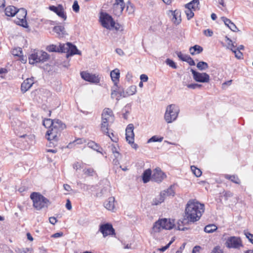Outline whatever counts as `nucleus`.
<instances>
[{
	"instance_id": "obj_1",
	"label": "nucleus",
	"mask_w": 253,
	"mask_h": 253,
	"mask_svg": "<svg viewBox=\"0 0 253 253\" xmlns=\"http://www.w3.org/2000/svg\"><path fill=\"white\" fill-rule=\"evenodd\" d=\"M204 212V205L195 200H189L186 204L183 221L194 223L198 221Z\"/></svg>"
},
{
	"instance_id": "obj_2",
	"label": "nucleus",
	"mask_w": 253,
	"mask_h": 253,
	"mask_svg": "<svg viewBox=\"0 0 253 253\" xmlns=\"http://www.w3.org/2000/svg\"><path fill=\"white\" fill-rule=\"evenodd\" d=\"M43 125L45 127H49V129L46 133V137L49 141H57L60 136V132L65 128V125L58 119H44L43 121Z\"/></svg>"
},
{
	"instance_id": "obj_3",
	"label": "nucleus",
	"mask_w": 253,
	"mask_h": 253,
	"mask_svg": "<svg viewBox=\"0 0 253 253\" xmlns=\"http://www.w3.org/2000/svg\"><path fill=\"white\" fill-rule=\"evenodd\" d=\"M30 198L32 200L33 207L38 211L47 209L50 205V202L48 199L38 192L32 193Z\"/></svg>"
},
{
	"instance_id": "obj_4",
	"label": "nucleus",
	"mask_w": 253,
	"mask_h": 253,
	"mask_svg": "<svg viewBox=\"0 0 253 253\" xmlns=\"http://www.w3.org/2000/svg\"><path fill=\"white\" fill-rule=\"evenodd\" d=\"M174 226V219L163 218L155 223L153 227V231L155 232H159L161 229L170 230Z\"/></svg>"
},
{
	"instance_id": "obj_5",
	"label": "nucleus",
	"mask_w": 253,
	"mask_h": 253,
	"mask_svg": "<svg viewBox=\"0 0 253 253\" xmlns=\"http://www.w3.org/2000/svg\"><path fill=\"white\" fill-rule=\"evenodd\" d=\"M179 112V107L175 104H170L167 106L164 118L167 123H171L177 118Z\"/></svg>"
},
{
	"instance_id": "obj_6",
	"label": "nucleus",
	"mask_w": 253,
	"mask_h": 253,
	"mask_svg": "<svg viewBox=\"0 0 253 253\" xmlns=\"http://www.w3.org/2000/svg\"><path fill=\"white\" fill-rule=\"evenodd\" d=\"M48 58V55L46 52L38 50L29 57V61L30 64H34L36 63L44 62Z\"/></svg>"
},
{
	"instance_id": "obj_7",
	"label": "nucleus",
	"mask_w": 253,
	"mask_h": 253,
	"mask_svg": "<svg viewBox=\"0 0 253 253\" xmlns=\"http://www.w3.org/2000/svg\"><path fill=\"white\" fill-rule=\"evenodd\" d=\"M61 52L66 53V57L75 54L81 55V52L79 51L77 46L70 42H67L65 44L60 43V49Z\"/></svg>"
},
{
	"instance_id": "obj_8",
	"label": "nucleus",
	"mask_w": 253,
	"mask_h": 253,
	"mask_svg": "<svg viewBox=\"0 0 253 253\" xmlns=\"http://www.w3.org/2000/svg\"><path fill=\"white\" fill-rule=\"evenodd\" d=\"M225 246L228 249L240 250L244 245L240 237L231 236L226 239L225 243Z\"/></svg>"
},
{
	"instance_id": "obj_9",
	"label": "nucleus",
	"mask_w": 253,
	"mask_h": 253,
	"mask_svg": "<svg viewBox=\"0 0 253 253\" xmlns=\"http://www.w3.org/2000/svg\"><path fill=\"white\" fill-rule=\"evenodd\" d=\"M100 21L102 26L108 29H111L115 25V21L112 16L106 13H100Z\"/></svg>"
},
{
	"instance_id": "obj_10",
	"label": "nucleus",
	"mask_w": 253,
	"mask_h": 253,
	"mask_svg": "<svg viewBox=\"0 0 253 253\" xmlns=\"http://www.w3.org/2000/svg\"><path fill=\"white\" fill-rule=\"evenodd\" d=\"M194 80L200 83H208L210 81V76L206 73H199L193 69H191Z\"/></svg>"
},
{
	"instance_id": "obj_11",
	"label": "nucleus",
	"mask_w": 253,
	"mask_h": 253,
	"mask_svg": "<svg viewBox=\"0 0 253 253\" xmlns=\"http://www.w3.org/2000/svg\"><path fill=\"white\" fill-rule=\"evenodd\" d=\"M99 231L102 233L104 237L115 234L113 226L108 223L101 224L99 227Z\"/></svg>"
},
{
	"instance_id": "obj_12",
	"label": "nucleus",
	"mask_w": 253,
	"mask_h": 253,
	"mask_svg": "<svg viewBox=\"0 0 253 253\" xmlns=\"http://www.w3.org/2000/svg\"><path fill=\"white\" fill-rule=\"evenodd\" d=\"M16 14L18 19L16 23L23 27H26L27 26V21L26 20V16L27 15L26 10L23 8L19 9L17 10Z\"/></svg>"
},
{
	"instance_id": "obj_13",
	"label": "nucleus",
	"mask_w": 253,
	"mask_h": 253,
	"mask_svg": "<svg viewBox=\"0 0 253 253\" xmlns=\"http://www.w3.org/2000/svg\"><path fill=\"white\" fill-rule=\"evenodd\" d=\"M82 78L88 82L98 83L100 81V79L98 76L95 74H90L86 72H82L81 73Z\"/></svg>"
},
{
	"instance_id": "obj_14",
	"label": "nucleus",
	"mask_w": 253,
	"mask_h": 253,
	"mask_svg": "<svg viewBox=\"0 0 253 253\" xmlns=\"http://www.w3.org/2000/svg\"><path fill=\"white\" fill-rule=\"evenodd\" d=\"M166 177L165 174L159 168H156L152 175L151 180L157 182H161Z\"/></svg>"
},
{
	"instance_id": "obj_15",
	"label": "nucleus",
	"mask_w": 253,
	"mask_h": 253,
	"mask_svg": "<svg viewBox=\"0 0 253 253\" xmlns=\"http://www.w3.org/2000/svg\"><path fill=\"white\" fill-rule=\"evenodd\" d=\"M49 9L55 12L59 17L66 20L67 18L66 14L64 11L63 6L61 4H58V6H50Z\"/></svg>"
},
{
	"instance_id": "obj_16",
	"label": "nucleus",
	"mask_w": 253,
	"mask_h": 253,
	"mask_svg": "<svg viewBox=\"0 0 253 253\" xmlns=\"http://www.w3.org/2000/svg\"><path fill=\"white\" fill-rule=\"evenodd\" d=\"M134 126L132 124H129L126 129V138L128 143H133L134 134L133 132Z\"/></svg>"
},
{
	"instance_id": "obj_17",
	"label": "nucleus",
	"mask_w": 253,
	"mask_h": 253,
	"mask_svg": "<svg viewBox=\"0 0 253 253\" xmlns=\"http://www.w3.org/2000/svg\"><path fill=\"white\" fill-rule=\"evenodd\" d=\"M109 122L104 121L101 120V123L100 124V129L101 131L104 134L107 135L113 142H117V139H113L112 138V136H114L113 133H110L109 132Z\"/></svg>"
},
{
	"instance_id": "obj_18",
	"label": "nucleus",
	"mask_w": 253,
	"mask_h": 253,
	"mask_svg": "<svg viewBox=\"0 0 253 253\" xmlns=\"http://www.w3.org/2000/svg\"><path fill=\"white\" fill-rule=\"evenodd\" d=\"M169 13L171 14V21L174 24L178 25L181 22V12L179 10H169Z\"/></svg>"
},
{
	"instance_id": "obj_19",
	"label": "nucleus",
	"mask_w": 253,
	"mask_h": 253,
	"mask_svg": "<svg viewBox=\"0 0 253 253\" xmlns=\"http://www.w3.org/2000/svg\"><path fill=\"white\" fill-rule=\"evenodd\" d=\"M33 84V80L32 78L27 79L21 84V91L23 93L26 92L29 89L31 88Z\"/></svg>"
},
{
	"instance_id": "obj_20",
	"label": "nucleus",
	"mask_w": 253,
	"mask_h": 253,
	"mask_svg": "<svg viewBox=\"0 0 253 253\" xmlns=\"http://www.w3.org/2000/svg\"><path fill=\"white\" fill-rule=\"evenodd\" d=\"M185 8H191L194 11L199 10L200 9L199 0H192L185 5Z\"/></svg>"
},
{
	"instance_id": "obj_21",
	"label": "nucleus",
	"mask_w": 253,
	"mask_h": 253,
	"mask_svg": "<svg viewBox=\"0 0 253 253\" xmlns=\"http://www.w3.org/2000/svg\"><path fill=\"white\" fill-rule=\"evenodd\" d=\"M104 207L108 210L114 211L115 209V198L113 197H109L104 203Z\"/></svg>"
},
{
	"instance_id": "obj_22",
	"label": "nucleus",
	"mask_w": 253,
	"mask_h": 253,
	"mask_svg": "<svg viewBox=\"0 0 253 253\" xmlns=\"http://www.w3.org/2000/svg\"><path fill=\"white\" fill-rule=\"evenodd\" d=\"M113 115L112 111L109 108H105L103 110L102 116L101 120L104 121L109 122L110 118Z\"/></svg>"
},
{
	"instance_id": "obj_23",
	"label": "nucleus",
	"mask_w": 253,
	"mask_h": 253,
	"mask_svg": "<svg viewBox=\"0 0 253 253\" xmlns=\"http://www.w3.org/2000/svg\"><path fill=\"white\" fill-rule=\"evenodd\" d=\"M17 9L13 5L7 6L5 9V14L7 16L13 17L17 12Z\"/></svg>"
},
{
	"instance_id": "obj_24",
	"label": "nucleus",
	"mask_w": 253,
	"mask_h": 253,
	"mask_svg": "<svg viewBox=\"0 0 253 253\" xmlns=\"http://www.w3.org/2000/svg\"><path fill=\"white\" fill-rule=\"evenodd\" d=\"M221 20L224 22L225 25L232 31L236 32L238 30L236 26L230 19L225 17H222Z\"/></svg>"
},
{
	"instance_id": "obj_25",
	"label": "nucleus",
	"mask_w": 253,
	"mask_h": 253,
	"mask_svg": "<svg viewBox=\"0 0 253 253\" xmlns=\"http://www.w3.org/2000/svg\"><path fill=\"white\" fill-rule=\"evenodd\" d=\"M110 76L112 81L114 83V85H117V81H119L120 78V71L118 69H116L112 71L110 73Z\"/></svg>"
},
{
	"instance_id": "obj_26",
	"label": "nucleus",
	"mask_w": 253,
	"mask_h": 253,
	"mask_svg": "<svg viewBox=\"0 0 253 253\" xmlns=\"http://www.w3.org/2000/svg\"><path fill=\"white\" fill-rule=\"evenodd\" d=\"M165 198V193H161L159 195L154 198L152 202V205H158L163 202Z\"/></svg>"
},
{
	"instance_id": "obj_27",
	"label": "nucleus",
	"mask_w": 253,
	"mask_h": 253,
	"mask_svg": "<svg viewBox=\"0 0 253 253\" xmlns=\"http://www.w3.org/2000/svg\"><path fill=\"white\" fill-rule=\"evenodd\" d=\"M87 146L92 149L99 152L101 154H103L102 151L103 150L102 148L100 147V146L96 143L94 141H89L87 143Z\"/></svg>"
},
{
	"instance_id": "obj_28",
	"label": "nucleus",
	"mask_w": 253,
	"mask_h": 253,
	"mask_svg": "<svg viewBox=\"0 0 253 253\" xmlns=\"http://www.w3.org/2000/svg\"><path fill=\"white\" fill-rule=\"evenodd\" d=\"M203 50V47L199 45H195L193 46L190 47L189 48L190 53L192 55L199 54L202 52Z\"/></svg>"
},
{
	"instance_id": "obj_29",
	"label": "nucleus",
	"mask_w": 253,
	"mask_h": 253,
	"mask_svg": "<svg viewBox=\"0 0 253 253\" xmlns=\"http://www.w3.org/2000/svg\"><path fill=\"white\" fill-rule=\"evenodd\" d=\"M152 177V171L150 169L145 170L142 174V180L144 183H146L150 181Z\"/></svg>"
},
{
	"instance_id": "obj_30",
	"label": "nucleus",
	"mask_w": 253,
	"mask_h": 253,
	"mask_svg": "<svg viewBox=\"0 0 253 253\" xmlns=\"http://www.w3.org/2000/svg\"><path fill=\"white\" fill-rule=\"evenodd\" d=\"M53 30L59 37H63L65 34V28L62 26H56L53 28Z\"/></svg>"
},
{
	"instance_id": "obj_31",
	"label": "nucleus",
	"mask_w": 253,
	"mask_h": 253,
	"mask_svg": "<svg viewBox=\"0 0 253 253\" xmlns=\"http://www.w3.org/2000/svg\"><path fill=\"white\" fill-rule=\"evenodd\" d=\"M124 8L125 6H120V4H118V5L116 6L115 4H113V12L116 15L119 16L122 13Z\"/></svg>"
},
{
	"instance_id": "obj_32",
	"label": "nucleus",
	"mask_w": 253,
	"mask_h": 253,
	"mask_svg": "<svg viewBox=\"0 0 253 253\" xmlns=\"http://www.w3.org/2000/svg\"><path fill=\"white\" fill-rule=\"evenodd\" d=\"M224 177L227 179L231 180L233 183H236V184H240V181L237 175H229V174H225Z\"/></svg>"
},
{
	"instance_id": "obj_33",
	"label": "nucleus",
	"mask_w": 253,
	"mask_h": 253,
	"mask_svg": "<svg viewBox=\"0 0 253 253\" xmlns=\"http://www.w3.org/2000/svg\"><path fill=\"white\" fill-rule=\"evenodd\" d=\"M21 138H26V141L30 144H32L35 142V135L33 134H24L20 136Z\"/></svg>"
},
{
	"instance_id": "obj_34",
	"label": "nucleus",
	"mask_w": 253,
	"mask_h": 253,
	"mask_svg": "<svg viewBox=\"0 0 253 253\" xmlns=\"http://www.w3.org/2000/svg\"><path fill=\"white\" fill-rule=\"evenodd\" d=\"M197 67L200 71L205 70L209 68V65L207 62L200 61L197 64Z\"/></svg>"
},
{
	"instance_id": "obj_35",
	"label": "nucleus",
	"mask_w": 253,
	"mask_h": 253,
	"mask_svg": "<svg viewBox=\"0 0 253 253\" xmlns=\"http://www.w3.org/2000/svg\"><path fill=\"white\" fill-rule=\"evenodd\" d=\"M217 229V227L214 224H210L205 226V232L207 233H212Z\"/></svg>"
},
{
	"instance_id": "obj_36",
	"label": "nucleus",
	"mask_w": 253,
	"mask_h": 253,
	"mask_svg": "<svg viewBox=\"0 0 253 253\" xmlns=\"http://www.w3.org/2000/svg\"><path fill=\"white\" fill-rule=\"evenodd\" d=\"M46 49L49 52H61V50L60 49V44L59 45L58 47H56V46L54 44L50 45L47 47Z\"/></svg>"
},
{
	"instance_id": "obj_37",
	"label": "nucleus",
	"mask_w": 253,
	"mask_h": 253,
	"mask_svg": "<svg viewBox=\"0 0 253 253\" xmlns=\"http://www.w3.org/2000/svg\"><path fill=\"white\" fill-rule=\"evenodd\" d=\"M117 90L118 91V94L119 95V96L117 97V100H119L121 97H127L126 91H124L123 88L118 86Z\"/></svg>"
},
{
	"instance_id": "obj_38",
	"label": "nucleus",
	"mask_w": 253,
	"mask_h": 253,
	"mask_svg": "<svg viewBox=\"0 0 253 253\" xmlns=\"http://www.w3.org/2000/svg\"><path fill=\"white\" fill-rule=\"evenodd\" d=\"M126 91L127 96L132 95L136 92V86L135 85H131L126 89Z\"/></svg>"
},
{
	"instance_id": "obj_39",
	"label": "nucleus",
	"mask_w": 253,
	"mask_h": 253,
	"mask_svg": "<svg viewBox=\"0 0 253 253\" xmlns=\"http://www.w3.org/2000/svg\"><path fill=\"white\" fill-rule=\"evenodd\" d=\"M191 169L192 171L193 172V174L196 176V177H200L202 174V171L201 170L196 167L194 166H191Z\"/></svg>"
},
{
	"instance_id": "obj_40",
	"label": "nucleus",
	"mask_w": 253,
	"mask_h": 253,
	"mask_svg": "<svg viewBox=\"0 0 253 253\" xmlns=\"http://www.w3.org/2000/svg\"><path fill=\"white\" fill-rule=\"evenodd\" d=\"M186 9L185 11V14L188 20L191 19L194 16V13L192 9L189 8H185Z\"/></svg>"
},
{
	"instance_id": "obj_41",
	"label": "nucleus",
	"mask_w": 253,
	"mask_h": 253,
	"mask_svg": "<svg viewBox=\"0 0 253 253\" xmlns=\"http://www.w3.org/2000/svg\"><path fill=\"white\" fill-rule=\"evenodd\" d=\"M164 139L163 137H158L157 135L153 136L149 139H148L147 143H150L152 142H162Z\"/></svg>"
},
{
	"instance_id": "obj_42",
	"label": "nucleus",
	"mask_w": 253,
	"mask_h": 253,
	"mask_svg": "<svg viewBox=\"0 0 253 253\" xmlns=\"http://www.w3.org/2000/svg\"><path fill=\"white\" fill-rule=\"evenodd\" d=\"M182 221L178 220L177 222V229L178 230L184 231L185 229H187V228H185L183 227V225L185 224H189L190 223L183 222L182 223H181Z\"/></svg>"
},
{
	"instance_id": "obj_43",
	"label": "nucleus",
	"mask_w": 253,
	"mask_h": 253,
	"mask_svg": "<svg viewBox=\"0 0 253 253\" xmlns=\"http://www.w3.org/2000/svg\"><path fill=\"white\" fill-rule=\"evenodd\" d=\"M84 174L87 176H93L95 173V171L92 168L85 169L83 170Z\"/></svg>"
},
{
	"instance_id": "obj_44",
	"label": "nucleus",
	"mask_w": 253,
	"mask_h": 253,
	"mask_svg": "<svg viewBox=\"0 0 253 253\" xmlns=\"http://www.w3.org/2000/svg\"><path fill=\"white\" fill-rule=\"evenodd\" d=\"M12 54L14 56H20L22 54V49L20 47L14 48L12 50Z\"/></svg>"
},
{
	"instance_id": "obj_45",
	"label": "nucleus",
	"mask_w": 253,
	"mask_h": 253,
	"mask_svg": "<svg viewBox=\"0 0 253 253\" xmlns=\"http://www.w3.org/2000/svg\"><path fill=\"white\" fill-rule=\"evenodd\" d=\"M166 63L168 65L171 67L173 69H176L177 68L175 63L173 60L169 58L166 59Z\"/></svg>"
},
{
	"instance_id": "obj_46",
	"label": "nucleus",
	"mask_w": 253,
	"mask_h": 253,
	"mask_svg": "<svg viewBox=\"0 0 253 253\" xmlns=\"http://www.w3.org/2000/svg\"><path fill=\"white\" fill-rule=\"evenodd\" d=\"M161 193H165V197L166 196H174V192L172 188V187H170L167 190H164Z\"/></svg>"
},
{
	"instance_id": "obj_47",
	"label": "nucleus",
	"mask_w": 253,
	"mask_h": 253,
	"mask_svg": "<svg viewBox=\"0 0 253 253\" xmlns=\"http://www.w3.org/2000/svg\"><path fill=\"white\" fill-rule=\"evenodd\" d=\"M233 52L235 53V57L239 59H243V55L240 51H238L236 49H231Z\"/></svg>"
},
{
	"instance_id": "obj_48",
	"label": "nucleus",
	"mask_w": 253,
	"mask_h": 253,
	"mask_svg": "<svg viewBox=\"0 0 253 253\" xmlns=\"http://www.w3.org/2000/svg\"><path fill=\"white\" fill-rule=\"evenodd\" d=\"M117 87H118L117 85H115V86L113 87V89H112V90L111 95V97L112 98H116V99H117V96H119V95L118 94V91L117 90Z\"/></svg>"
},
{
	"instance_id": "obj_49",
	"label": "nucleus",
	"mask_w": 253,
	"mask_h": 253,
	"mask_svg": "<svg viewBox=\"0 0 253 253\" xmlns=\"http://www.w3.org/2000/svg\"><path fill=\"white\" fill-rule=\"evenodd\" d=\"M72 8L73 11L76 13H78L79 11L80 6L77 0H75L74 1L73 4L72 5Z\"/></svg>"
},
{
	"instance_id": "obj_50",
	"label": "nucleus",
	"mask_w": 253,
	"mask_h": 253,
	"mask_svg": "<svg viewBox=\"0 0 253 253\" xmlns=\"http://www.w3.org/2000/svg\"><path fill=\"white\" fill-rule=\"evenodd\" d=\"M244 235L246 236V238L249 240V241L253 244V234L248 232L245 231Z\"/></svg>"
},
{
	"instance_id": "obj_51",
	"label": "nucleus",
	"mask_w": 253,
	"mask_h": 253,
	"mask_svg": "<svg viewBox=\"0 0 253 253\" xmlns=\"http://www.w3.org/2000/svg\"><path fill=\"white\" fill-rule=\"evenodd\" d=\"M187 86L189 88L195 89L196 88H201L202 86V85L198 84H187Z\"/></svg>"
},
{
	"instance_id": "obj_52",
	"label": "nucleus",
	"mask_w": 253,
	"mask_h": 253,
	"mask_svg": "<svg viewBox=\"0 0 253 253\" xmlns=\"http://www.w3.org/2000/svg\"><path fill=\"white\" fill-rule=\"evenodd\" d=\"M211 253H223V251L219 246H216L213 249Z\"/></svg>"
},
{
	"instance_id": "obj_53",
	"label": "nucleus",
	"mask_w": 253,
	"mask_h": 253,
	"mask_svg": "<svg viewBox=\"0 0 253 253\" xmlns=\"http://www.w3.org/2000/svg\"><path fill=\"white\" fill-rule=\"evenodd\" d=\"M111 150L114 155H117L118 156L120 155L117 147L114 144L111 145Z\"/></svg>"
},
{
	"instance_id": "obj_54",
	"label": "nucleus",
	"mask_w": 253,
	"mask_h": 253,
	"mask_svg": "<svg viewBox=\"0 0 253 253\" xmlns=\"http://www.w3.org/2000/svg\"><path fill=\"white\" fill-rule=\"evenodd\" d=\"M173 241V240L170 241L166 246L159 249V250L161 252L165 251L167 249H168L169 248V247L172 244Z\"/></svg>"
},
{
	"instance_id": "obj_55",
	"label": "nucleus",
	"mask_w": 253,
	"mask_h": 253,
	"mask_svg": "<svg viewBox=\"0 0 253 253\" xmlns=\"http://www.w3.org/2000/svg\"><path fill=\"white\" fill-rule=\"evenodd\" d=\"M74 169L77 170L82 168V164L79 162L75 163L73 165Z\"/></svg>"
},
{
	"instance_id": "obj_56",
	"label": "nucleus",
	"mask_w": 253,
	"mask_h": 253,
	"mask_svg": "<svg viewBox=\"0 0 253 253\" xmlns=\"http://www.w3.org/2000/svg\"><path fill=\"white\" fill-rule=\"evenodd\" d=\"M126 107H127V106H126L125 107V108L124 109H123V111L124 112H124V113H123V117L125 119H126H126H127V118H128V115H129V111H128V110H126Z\"/></svg>"
},
{
	"instance_id": "obj_57",
	"label": "nucleus",
	"mask_w": 253,
	"mask_h": 253,
	"mask_svg": "<svg viewBox=\"0 0 253 253\" xmlns=\"http://www.w3.org/2000/svg\"><path fill=\"white\" fill-rule=\"evenodd\" d=\"M112 28H115L117 31H122L123 30V28L122 27V26L119 24V23H116L115 22V25L114 26L111 28V29Z\"/></svg>"
},
{
	"instance_id": "obj_58",
	"label": "nucleus",
	"mask_w": 253,
	"mask_h": 253,
	"mask_svg": "<svg viewBox=\"0 0 253 253\" xmlns=\"http://www.w3.org/2000/svg\"><path fill=\"white\" fill-rule=\"evenodd\" d=\"M204 33L205 36H208V37H211L213 34L212 31L210 29H207V30H204Z\"/></svg>"
},
{
	"instance_id": "obj_59",
	"label": "nucleus",
	"mask_w": 253,
	"mask_h": 253,
	"mask_svg": "<svg viewBox=\"0 0 253 253\" xmlns=\"http://www.w3.org/2000/svg\"><path fill=\"white\" fill-rule=\"evenodd\" d=\"M86 141H85V140L84 139H83V138H79V139H76L75 141H74L73 142L74 143H76L77 144H83L84 143H85Z\"/></svg>"
},
{
	"instance_id": "obj_60",
	"label": "nucleus",
	"mask_w": 253,
	"mask_h": 253,
	"mask_svg": "<svg viewBox=\"0 0 253 253\" xmlns=\"http://www.w3.org/2000/svg\"><path fill=\"white\" fill-rule=\"evenodd\" d=\"M114 4H115L116 6L118 5V4H120V6H125L124 0H115V2Z\"/></svg>"
},
{
	"instance_id": "obj_61",
	"label": "nucleus",
	"mask_w": 253,
	"mask_h": 253,
	"mask_svg": "<svg viewBox=\"0 0 253 253\" xmlns=\"http://www.w3.org/2000/svg\"><path fill=\"white\" fill-rule=\"evenodd\" d=\"M140 78L141 81L143 82H146L148 80V76L145 74H142L140 76Z\"/></svg>"
},
{
	"instance_id": "obj_62",
	"label": "nucleus",
	"mask_w": 253,
	"mask_h": 253,
	"mask_svg": "<svg viewBox=\"0 0 253 253\" xmlns=\"http://www.w3.org/2000/svg\"><path fill=\"white\" fill-rule=\"evenodd\" d=\"M200 249L201 247L200 246H196L193 248L192 253H199L200 252Z\"/></svg>"
},
{
	"instance_id": "obj_63",
	"label": "nucleus",
	"mask_w": 253,
	"mask_h": 253,
	"mask_svg": "<svg viewBox=\"0 0 253 253\" xmlns=\"http://www.w3.org/2000/svg\"><path fill=\"white\" fill-rule=\"evenodd\" d=\"M63 235V232H57L55 234H53L51 235V237L52 238H58L60 237H62Z\"/></svg>"
},
{
	"instance_id": "obj_64",
	"label": "nucleus",
	"mask_w": 253,
	"mask_h": 253,
	"mask_svg": "<svg viewBox=\"0 0 253 253\" xmlns=\"http://www.w3.org/2000/svg\"><path fill=\"white\" fill-rule=\"evenodd\" d=\"M49 221L51 224L54 225L57 222V219L54 217H50L49 218Z\"/></svg>"
}]
</instances>
